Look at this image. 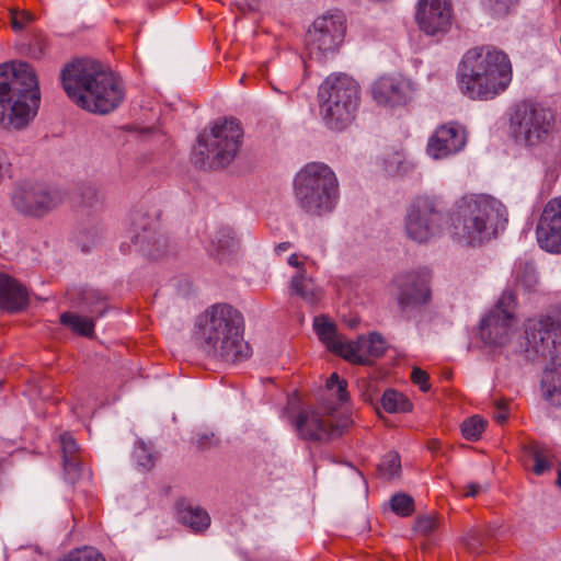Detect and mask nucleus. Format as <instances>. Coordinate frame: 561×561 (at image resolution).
I'll list each match as a JSON object with an SVG mask.
<instances>
[{
    "label": "nucleus",
    "instance_id": "nucleus-54",
    "mask_svg": "<svg viewBox=\"0 0 561 561\" xmlns=\"http://www.w3.org/2000/svg\"><path fill=\"white\" fill-rule=\"evenodd\" d=\"M558 484L561 485V476L558 478Z\"/></svg>",
    "mask_w": 561,
    "mask_h": 561
},
{
    "label": "nucleus",
    "instance_id": "nucleus-45",
    "mask_svg": "<svg viewBox=\"0 0 561 561\" xmlns=\"http://www.w3.org/2000/svg\"><path fill=\"white\" fill-rule=\"evenodd\" d=\"M358 387L363 391V394L366 397V399L370 401H373L377 393L379 392V389L377 388V382L373 379L360 380Z\"/></svg>",
    "mask_w": 561,
    "mask_h": 561
},
{
    "label": "nucleus",
    "instance_id": "nucleus-52",
    "mask_svg": "<svg viewBox=\"0 0 561 561\" xmlns=\"http://www.w3.org/2000/svg\"><path fill=\"white\" fill-rule=\"evenodd\" d=\"M214 437V434H210V436L208 435H203L198 438L197 440V444L199 447H205L206 446V443L209 438H213Z\"/></svg>",
    "mask_w": 561,
    "mask_h": 561
},
{
    "label": "nucleus",
    "instance_id": "nucleus-41",
    "mask_svg": "<svg viewBox=\"0 0 561 561\" xmlns=\"http://www.w3.org/2000/svg\"><path fill=\"white\" fill-rule=\"evenodd\" d=\"M493 14L503 16L516 4L517 0H485Z\"/></svg>",
    "mask_w": 561,
    "mask_h": 561
},
{
    "label": "nucleus",
    "instance_id": "nucleus-51",
    "mask_svg": "<svg viewBox=\"0 0 561 561\" xmlns=\"http://www.w3.org/2000/svg\"><path fill=\"white\" fill-rule=\"evenodd\" d=\"M291 247L290 242H282L276 245L275 251L280 254L282 252L287 251Z\"/></svg>",
    "mask_w": 561,
    "mask_h": 561
},
{
    "label": "nucleus",
    "instance_id": "nucleus-7",
    "mask_svg": "<svg viewBox=\"0 0 561 561\" xmlns=\"http://www.w3.org/2000/svg\"><path fill=\"white\" fill-rule=\"evenodd\" d=\"M320 113L330 129L342 130L355 118L359 104L357 82L346 75L329 76L319 87Z\"/></svg>",
    "mask_w": 561,
    "mask_h": 561
},
{
    "label": "nucleus",
    "instance_id": "nucleus-34",
    "mask_svg": "<svg viewBox=\"0 0 561 561\" xmlns=\"http://www.w3.org/2000/svg\"><path fill=\"white\" fill-rule=\"evenodd\" d=\"M525 453L535 462L533 471L536 474L540 476L551 468V463L548 460L549 451L540 447L538 444L531 443L528 446H525Z\"/></svg>",
    "mask_w": 561,
    "mask_h": 561
},
{
    "label": "nucleus",
    "instance_id": "nucleus-3",
    "mask_svg": "<svg viewBox=\"0 0 561 561\" xmlns=\"http://www.w3.org/2000/svg\"><path fill=\"white\" fill-rule=\"evenodd\" d=\"M41 102L37 76L24 61L0 65V125L21 129L36 115Z\"/></svg>",
    "mask_w": 561,
    "mask_h": 561
},
{
    "label": "nucleus",
    "instance_id": "nucleus-5",
    "mask_svg": "<svg viewBox=\"0 0 561 561\" xmlns=\"http://www.w3.org/2000/svg\"><path fill=\"white\" fill-rule=\"evenodd\" d=\"M507 222L505 206L490 195H466L457 202L451 216V237L462 245L476 247L490 241Z\"/></svg>",
    "mask_w": 561,
    "mask_h": 561
},
{
    "label": "nucleus",
    "instance_id": "nucleus-15",
    "mask_svg": "<svg viewBox=\"0 0 561 561\" xmlns=\"http://www.w3.org/2000/svg\"><path fill=\"white\" fill-rule=\"evenodd\" d=\"M511 129L517 142L536 146L548 136L550 121L545 110L523 106L512 117Z\"/></svg>",
    "mask_w": 561,
    "mask_h": 561
},
{
    "label": "nucleus",
    "instance_id": "nucleus-50",
    "mask_svg": "<svg viewBox=\"0 0 561 561\" xmlns=\"http://www.w3.org/2000/svg\"><path fill=\"white\" fill-rule=\"evenodd\" d=\"M288 264L294 267H300L302 265V262L299 260L298 255L291 254L288 259Z\"/></svg>",
    "mask_w": 561,
    "mask_h": 561
},
{
    "label": "nucleus",
    "instance_id": "nucleus-26",
    "mask_svg": "<svg viewBox=\"0 0 561 561\" xmlns=\"http://www.w3.org/2000/svg\"><path fill=\"white\" fill-rule=\"evenodd\" d=\"M60 443L64 453V466L67 474L71 480L77 479L80 470V461L77 456L79 446L71 434L64 433L60 435Z\"/></svg>",
    "mask_w": 561,
    "mask_h": 561
},
{
    "label": "nucleus",
    "instance_id": "nucleus-39",
    "mask_svg": "<svg viewBox=\"0 0 561 561\" xmlns=\"http://www.w3.org/2000/svg\"><path fill=\"white\" fill-rule=\"evenodd\" d=\"M11 26L14 31H22L27 24L33 22L34 15L28 11L10 10Z\"/></svg>",
    "mask_w": 561,
    "mask_h": 561
},
{
    "label": "nucleus",
    "instance_id": "nucleus-24",
    "mask_svg": "<svg viewBox=\"0 0 561 561\" xmlns=\"http://www.w3.org/2000/svg\"><path fill=\"white\" fill-rule=\"evenodd\" d=\"M28 302L26 289L13 277L0 273V309L19 311Z\"/></svg>",
    "mask_w": 561,
    "mask_h": 561
},
{
    "label": "nucleus",
    "instance_id": "nucleus-6",
    "mask_svg": "<svg viewBox=\"0 0 561 561\" xmlns=\"http://www.w3.org/2000/svg\"><path fill=\"white\" fill-rule=\"evenodd\" d=\"M297 206L310 216H324L333 211L340 198L335 172L325 163L310 162L294 179Z\"/></svg>",
    "mask_w": 561,
    "mask_h": 561
},
{
    "label": "nucleus",
    "instance_id": "nucleus-14",
    "mask_svg": "<svg viewBox=\"0 0 561 561\" xmlns=\"http://www.w3.org/2000/svg\"><path fill=\"white\" fill-rule=\"evenodd\" d=\"M76 305L82 311L91 313V317L79 316L75 312H65L60 316V322L70 328L75 333L91 336L94 330V319L106 311V297L98 289L80 288L76 291Z\"/></svg>",
    "mask_w": 561,
    "mask_h": 561
},
{
    "label": "nucleus",
    "instance_id": "nucleus-38",
    "mask_svg": "<svg viewBox=\"0 0 561 561\" xmlns=\"http://www.w3.org/2000/svg\"><path fill=\"white\" fill-rule=\"evenodd\" d=\"M346 386V381L341 379L336 373H333L327 380V388L334 391L337 400L341 402L346 401L347 399Z\"/></svg>",
    "mask_w": 561,
    "mask_h": 561
},
{
    "label": "nucleus",
    "instance_id": "nucleus-36",
    "mask_svg": "<svg viewBox=\"0 0 561 561\" xmlns=\"http://www.w3.org/2000/svg\"><path fill=\"white\" fill-rule=\"evenodd\" d=\"M486 425V421L483 420L479 415H473L461 424V432L466 439L468 440H477L480 438L482 432L484 431Z\"/></svg>",
    "mask_w": 561,
    "mask_h": 561
},
{
    "label": "nucleus",
    "instance_id": "nucleus-48",
    "mask_svg": "<svg viewBox=\"0 0 561 561\" xmlns=\"http://www.w3.org/2000/svg\"><path fill=\"white\" fill-rule=\"evenodd\" d=\"M482 485L479 484V483H469L467 486H466V492H465V495L466 496H471V497H474L476 495H478L481 491H482Z\"/></svg>",
    "mask_w": 561,
    "mask_h": 561
},
{
    "label": "nucleus",
    "instance_id": "nucleus-25",
    "mask_svg": "<svg viewBox=\"0 0 561 561\" xmlns=\"http://www.w3.org/2000/svg\"><path fill=\"white\" fill-rule=\"evenodd\" d=\"M176 512L179 522L195 533H202L210 525V516L199 506H193L185 501H181L176 505Z\"/></svg>",
    "mask_w": 561,
    "mask_h": 561
},
{
    "label": "nucleus",
    "instance_id": "nucleus-17",
    "mask_svg": "<svg viewBox=\"0 0 561 561\" xmlns=\"http://www.w3.org/2000/svg\"><path fill=\"white\" fill-rule=\"evenodd\" d=\"M529 347L537 354H551L561 337V313L529 319L525 324Z\"/></svg>",
    "mask_w": 561,
    "mask_h": 561
},
{
    "label": "nucleus",
    "instance_id": "nucleus-44",
    "mask_svg": "<svg viewBox=\"0 0 561 561\" xmlns=\"http://www.w3.org/2000/svg\"><path fill=\"white\" fill-rule=\"evenodd\" d=\"M411 379L415 385H419L422 391H427L430 388L428 385V375L426 371L422 370L419 367L413 368L411 373Z\"/></svg>",
    "mask_w": 561,
    "mask_h": 561
},
{
    "label": "nucleus",
    "instance_id": "nucleus-10",
    "mask_svg": "<svg viewBox=\"0 0 561 561\" xmlns=\"http://www.w3.org/2000/svg\"><path fill=\"white\" fill-rule=\"evenodd\" d=\"M346 21L341 12L327 13L314 20L306 35V49L311 59L324 61L344 41Z\"/></svg>",
    "mask_w": 561,
    "mask_h": 561
},
{
    "label": "nucleus",
    "instance_id": "nucleus-42",
    "mask_svg": "<svg viewBox=\"0 0 561 561\" xmlns=\"http://www.w3.org/2000/svg\"><path fill=\"white\" fill-rule=\"evenodd\" d=\"M46 38L42 35H34L28 47L30 57L35 59L42 58L46 51Z\"/></svg>",
    "mask_w": 561,
    "mask_h": 561
},
{
    "label": "nucleus",
    "instance_id": "nucleus-43",
    "mask_svg": "<svg viewBox=\"0 0 561 561\" xmlns=\"http://www.w3.org/2000/svg\"><path fill=\"white\" fill-rule=\"evenodd\" d=\"M437 527V520L433 516H423L417 518L415 523V529L422 535H428L433 533Z\"/></svg>",
    "mask_w": 561,
    "mask_h": 561
},
{
    "label": "nucleus",
    "instance_id": "nucleus-2",
    "mask_svg": "<svg viewBox=\"0 0 561 561\" xmlns=\"http://www.w3.org/2000/svg\"><path fill=\"white\" fill-rule=\"evenodd\" d=\"M242 331L241 313L231 306L218 304L197 318L195 339L208 356L237 363L247 358L250 352Z\"/></svg>",
    "mask_w": 561,
    "mask_h": 561
},
{
    "label": "nucleus",
    "instance_id": "nucleus-4",
    "mask_svg": "<svg viewBox=\"0 0 561 561\" xmlns=\"http://www.w3.org/2000/svg\"><path fill=\"white\" fill-rule=\"evenodd\" d=\"M459 85L471 99L489 100L502 93L512 80L508 56L492 46L468 50L459 68Z\"/></svg>",
    "mask_w": 561,
    "mask_h": 561
},
{
    "label": "nucleus",
    "instance_id": "nucleus-9",
    "mask_svg": "<svg viewBox=\"0 0 561 561\" xmlns=\"http://www.w3.org/2000/svg\"><path fill=\"white\" fill-rule=\"evenodd\" d=\"M313 327L328 350L354 364L368 365L374 358L381 357L388 348L386 340L376 332L362 335L355 342L343 341L335 324L325 317H317Z\"/></svg>",
    "mask_w": 561,
    "mask_h": 561
},
{
    "label": "nucleus",
    "instance_id": "nucleus-32",
    "mask_svg": "<svg viewBox=\"0 0 561 561\" xmlns=\"http://www.w3.org/2000/svg\"><path fill=\"white\" fill-rule=\"evenodd\" d=\"M513 275L515 284L526 290L535 288L538 283L535 266L527 261L516 262Z\"/></svg>",
    "mask_w": 561,
    "mask_h": 561
},
{
    "label": "nucleus",
    "instance_id": "nucleus-11",
    "mask_svg": "<svg viewBox=\"0 0 561 561\" xmlns=\"http://www.w3.org/2000/svg\"><path fill=\"white\" fill-rule=\"evenodd\" d=\"M444 216L438 203L431 197H417L408 208L405 232L419 243H426L440 233Z\"/></svg>",
    "mask_w": 561,
    "mask_h": 561
},
{
    "label": "nucleus",
    "instance_id": "nucleus-22",
    "mask_svg": "<svg viewBox=\"0 0 561 561\" xmlns=\"http://www.w3.org/2000/svg\"><path fill=\"white\" fill-rule=\"evenodd\" d=\"M416 21L428 35L445 33L451 24V4L449 0H419Z\"/></svg>",
    "mask_w": 561,
    "mask_h": 561
},
{
    "label": "nucleus",
    "instance_id": "nucleus-55",
    "mask_svg": "<svg viewBox=\"0 0 561 561\" xmlns=\"http://www.w3.org/2000/svg\"><path fill=\"white\" fill-rule=\"evenodd\" d=\"M88 250V248H85V244H82V251H85Z\"/></svg>",
    "mask_w": 561,
    "mask_h": 561
},
{
    "label": "nucleus",
    "instance_id": "nucleus-27",
    "mask_svg": "<svg viewBox=\"0 0 561 561\" xmlns=\"http://www.w3.org/2000/svg\"><path fill=\"white\" fill-rule=\"evenodd\" d=\"M290 287L294 294L310 305L317 304L322 297L321 288L313 283L312 278L307 277L302 273H298L293 277Z\"/></svg>",
    "mask_w": 561,
    "mask_h": 561
},
{
    "label": "nucleus",
    "instance_id": "nucleus-30",
    "mask_svg": "<svg viewBox=\"0 0 561 561\" xmlns=\"http://www.w3.org/2000/svg\"><path fill=\"white\" fill-rule=\"evenodd\" d=\"M541 386L547 399L552 404L561 407V365L545 373Z\"/></svg>",
    "mask_w": 561,
    "mask_h": 561
},
{
    "label": "nucleus",
    "instance_id": "nucleus-33",
    "mask_svg": "<svg viewBox=\"0 0 561 561\" xmlns=\"http://www.w3.org/2000/svg\"><path fill=\"white\" fill-rule=\"evenodd\" d=\"M381 405L389 413L407 412L411 410L410 401L396 390H387L383 392Z\"/></svg>",
    "mask_w": 561,
    "mask_h": 561
},
{
    "label": "nucleus",
    "instance_id": "nucleus-8",
    "mask_svg": "<svg viewBox=\"0 0 561 561\" xmlns=\"http://www.w3.org/2000/svg\"><path fill=\"white\" fill-rule=\"evenodd\" d=\"M243 137L237 119L217 121L209 131L198 135L192 160L201 168H219L230 164L236 158Z\"/></svg>",
    "mask_w": 561,
    "mask_h": 561
},
{
    "label": "nucleus",
    "instance_id": "nucleus-53",
    "mask_svg": "<svg viewBox=\"0 0 561 561\" xmlns=\"http://www.w3.org/2000/svg\"><path fill=\"white\" fill-rule=\"evenodd\" d=\"M73 411H75V413L79 414V412H78V407H75V408H73Z\"/></svg>",
    "mask_w": 561,
    "mask_h": 561
},
{
    "label": "nucleus",
    "instance_id": "nucleus-19",
    "mask_svg": "<svg viewBox=\"0 0 561 561\" xmlns=\"http://www.w3.org/2000/svg\"><path fill=\"white\" fill-rule=\"evenodd\" d=\"M467 144V133L458 123L438 126L428 138L426 152L433 159H445L460 152Z\"/></svg>",
    "mask_w": 561,
    "mask_h": 561
},
{
    "label": "nucleus",
    "instance_id": "nucleus-40",
    "mask_svg": "<svg viewBox=\"0 0 561 561\" xmlns=\"http://www.w3.org/2000/svg\"><path fill=\"white\" fill-rule=\"evenodd\" d=\"M134 457L137 460V463L146 470H149L154 463L153 455L146 447L145 443H139L136 446Z\"/></svg>",
    "mask_w": 561,
    "mask_h": 561
},
{
    "label": "nucleus",
    "instance_id": "nucleus-28",
    "mask_svg": "<svg viewBox=\"0 0 561 561\" xmlns=\"http://www.w3.org/2000/svg\"><path fill=\"white\" fill-rule=\"evenodd\" d=\"M500 526L490 525L485 529H473L465 537V546L471 553H482L486 551L488 542L491 538L497 537Z\"/></svg>",
    "mask_w": 561,
    "mask_h": 561
},
{
    "label": "nucleus",
    "instance_id": "nucleus-49",
    "mask_svg": "<svg viewBox=\"0 0 561 561\" xmlns=\"http://www.w3.org/2000/svg\"><path fill=\"white\" fill-rule=\"evenodd\" d=\"M442 448V443L438 439H431L427 443V449L432 453H437Z\"/></svg>",
    "mask_w": 561,
    "mask_h": 561
},
{
    "label": "nucleus",
    "instance_id": "nucleus-46",
    "mask_svg": "<svg viewBox=\"0 0 561 561\" xmlns=\"http://www.w3.org/2000/svg\"><path fill=\"white\" fill-rule=\"evenodd\" d=\"M508 416L507 403L503 400L495 402V411L493 413L494 420L499 424H503L506 422Z\"/></svg>",
    "mask_w": 561,
    "mask_h": 561
},
{
    "label": "nucleus",
    "instance_id": "nucleus-47",
    "mask_svg": "<svg viewBox=\"0 0 561 561\" xmlns=\"http://www.w3.org/2000/svg\"><path fill=\"white\" fill-rule=\"evenodd\" d=\"M11 169V161L8 152L0 150V182L7 176Z\"/></svg>",
    "mask_w": 561,
    "mask_h": 561
},
{
    "label": "nucleus",
    "instance_id": "nucleus-20",
    "mask_svg": "<svg viewBox=\"0 0 561 561\" xmlns=\"http://www.w3.org/2000/svg\"><path fill=\"white\" fill-rule=\"evenodd\" d=\"M539 247L554 254H561V197L549 201L536 227Z\"/></svg>",
    "mask_w": 561,
    "mask_h": 561
},
{
    "label": "nucleus",
    "instance_id": "nucleus-35",
    "mask_svg": "<svg viewBox=\"0 0 561 561\" xmlns=\"http://www.w3.org/2000/svg\"><path fill=\"white\" fill-rule=\"evenodd\" d=\"M401 470L400 457L397 453H388L382 457L378 465V473L385 480H390L398 476Z\"/></svg>",
    "mask_w": 561,
    "mask_h": 561
},
{
    "label": "nucleus",
    "instance_id": "nucleus-31",
    "mask_svg": "<svg viewBox=\"0 0 561 561\" xmlns=\"http://www.w3.org/2000/svg\"><path fill=\"white\" fill-rule=\"evenodd\" d=\"M210 243L211 251L218 256H224L227 252L234 251L239 241L231 228L222 227L213 234Z\"/></svg>",
    "mask_w": 561,
    "mask_h": 561
},
{
    "label": "nucleus",
    "instance_id": "nucleus-23",
    "mask_svg": "<svg viewBox=\"0 0 561 561\" xmlns=\"http://www.w3.org/2000/svg\"><path fill=\"white\" fill-rule=\"evenodd\" d=\"M397 300L401 310L416 308L430 299L428 275L426 272H410L394 280Z\"/></svg>",
    "mask_w": 561,
    "mask_h": 561
},
{
    "label": "nucleus",
    "instance_id": "nucleus-1",
    "mask_svg": "<svg viewBox=\"0 0 561 561\" xmlns=\"http://www.w3.org/2000/svg\"><path fill=\"white\" fill-rule=\"evenodd\" d=\"M60 79L68 98L80 108L93 114L113 112L123 102L122 80L100 62L80 58L65 65Z\"/></svg>",
    "mask_w": 561,
    "mask_h": 561
},
{
    "label": "nucleus",
    "instance_id": "nucleus-37",
    "mask_svg": "<svg viewBox=\"0 0 561 561\" xmlns=\"http://www.w3.org/2000/svg\"><path fill=\"white\" fill-rule=\"evenodd\" d=\"M391 508L400 516H409L414 510V501L407 494H396L391 497Z\"/></svg>",
    "mask_w": 561,
    "mask_h": 561
},
{
    "label": "nucleus",
    "instance_id": "nucleus-21",
    "mask_svg": "<svg viewBox=\"0 0 561 561\" xmlns=\"http://www.w3.org/2000/svg\"><path fill=\"white\" fill-rule=\"evenodd\" d=\"M157 216L137 210L131 217L133 242L139 245L151 257H159L163 253L167 240L156 231Z\"/></svg>",
    "mask_w": 561,
    "mask_h": 561
},
{
    "label": "nucleus",
    "instance_id": "nucleus-13",
    "mask_svg": "<svg viewBox=\"0 0 561 561\" xmlns=\"http://www.w3.org/2000/svg\"><path fill=\"white\" fill-rule=\"evenodd\" d=\"M298 436L311 442H327L343 434L348 419L336 421L333 413L307 407L301 409L294 421Z\"/></svg>",
    "mask_w": 561,
    "mask_h": 561
},
{
    "label": "nucleus",
    "instance_id": "nucleus-12",
    "mask_svg": "<svg viewBox=\"0 0 561 561\" xmlns=\"http://www.w3.org/2000/svg\"><path fill=\"white\" fill-rule=\"evenodd\" d=\"M515 306L514 293L505 290L495 308L481 321L480 335L485 343L502 346L512 339L516 324L513 312Z\"/></svg>",
    "mask_w": 561,
    "mask_h": 561
},
{
    "label": "nucleus",
    "instance_id": "nucleus-16",
    "mask_svg": "<svg viewBox=\"0 0 561 561\" xmlns=\"http://www.w3.org/2000/svg\"><path fill=\"white\" fill-rule=\"evenodd\" d=\"M62 201L61 194L43 184H23L13 194L14 207L24 214L43 216L55 209Z\"/></svg>",
    "mask_w": 561,
    "mask_h": 561
},
{
    "label": "nucleus",
    "instance_id": "nucleus-29",
    "mask_svg": "<svg viewBox=\"0 0 561 561\" xmlns=\"http://www.w3.org/2000/svg\"><path fill=\"white\" fill-rule=\"evenodd\" d=\"M383 168L390 175H403L411 171L414 164L403 151L391 149L385 153Z\"/></svg>",
    "mask_w": 561,
    "mask_h": 561
},
{
    "label": "nucleus",
    "instance_id": "nucleus-18",
    "mask_svg": "<svg viewBox=\"0 0 561 561\" xmlns=\"http://www.w3.org/2000/svg\"><path fill=\"white\" fill-rule=\"evenodd\" d=\"M373 99L381 105L397 106L408 103L414 93L413 82L400 73L383 75L371 84Z\"/></svg>",
    "mask_w": 561,
    "mask_h": 561
}]
</instances>
